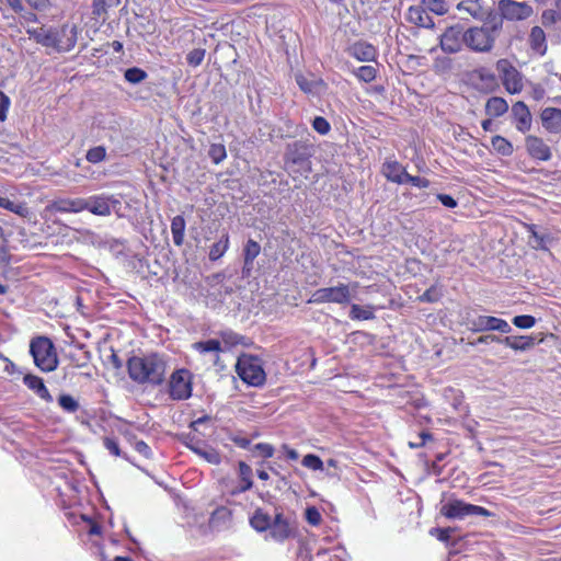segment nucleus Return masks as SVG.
I'll return each mask as SVG.
<instances>
[{
    "label": "nucleus",
    "mask_w": 561,
    "mask_h": 561,
    "mask_svg": "<svg viewBox=\"0 0 561 561\" xmlns=\"http://www.w3.org/2000/svg\"><path fill=\"white\" fill-rule=\"evenodd\" d=\"M503 28L501 18L493 16L481 25L465 27L461 24L450 25L439 36L443 51L456 54L467 48L473 53H490Z\"/></svg>",
    "instance_id": "nucleus-1"
},
{
    "label": "nucleus",
    "mask_w": 561,
    "mask_h": 561,
    "mask_svg": "<svg viewBox=\"0 0 561 561\" xmlns=\"http://www.w3.org/2000/svg\"><path fill=\"white\" fill-rule=\"evenodd\" d=\"M26 33L37 44L51 48L58 53L70 51L75 48L78 41V26L76 24L65 23L59 27L27 28Z\"/></svg>",
    "instance_id": "nucleus-2"
},
{
    "label": "nucleus",
    "mask_w": 561,
    "mask_h": 561,
    "mask_svg": "<svg viewBox=\"0 0 561 561\" xmlns=\"http://www.w3.org/2000/svg\"><path fill=\"white\" fill-rule=\"evenodd\" d=\"M167 364L158 354L133 356L127 360L129 378L137 383L160 385L164 380Z\"/></svg>",
    "instance_id": "nucleus-3"
},
{
    "label": "nucleus",
    "mask_w": 561,
    "mask_h": 561,
    "mask_svg": "<svg viewBox=\"0 0 561 561\" xmlns=\"http://www.w3.org/2000/svg\"><path fill=\"white\" fill-rule=\"evenodd\" d=\"M313 146L309 140H295L285 147L283 156L284 170L296 180L311 171Z\"/></svg>",
    "instance_id": "nucleus-4"
},
{
    "label": "nucleus",
    "mask_w": 561,
    "mask_h": 561,
    "mask_svg": "<svg viewBox=\"0 0 561 561\" xmlns=\"http://www.w3.org/2000/svg\"><path fill=\"white\" fill-rule=\"evenodd\" d=\"M236 373L245 385L251 387H262L266 381L262 359L255 355L241 354L237 358Z\"/></svg>",
    "instance_id": "nucleus-5"
},
{
    "label": "nucleus",
    "mask_w": 561,
    "mask_h": 561,
    "mask_svg": "<svg viewBox=\"0 0 561 561\" xmlns=\"http://www.w3.org/2000/svg\"><path fill=\"white\" fill-rule=\"evenodd\" d=\"M30 353L34 364L45 373L57 368L58 357L51 340L47 336H37L31 341Z\"/></svg>",
    "instance_id": "nucleus-6"
},
{
    "label": "nucleus",
    "mask_w": 561,
    "mask_h": 561,
    "mask_svg": "<svg viewBox=\"0 0 561 561\" xmlns=\"http://www.w3.org/2000/svg\"><path fill=\"white\" fill-rule=\"evenodd\" d=\"M190 427L191 434L187 437L188 442L185 443L187 447L198 456H209L208 453L205 450V439L198 437V435L206 437L213 434L215 428L214 419L208 414H204L197 417L196 420L192 421Z\"/></svg>",
    "instance_id": "nucleus-7"
},
{
    "label": "nucleus",
    "mask_w": 561,
    "mask_h": 561,
    "mask_svg": "<svg viewBox=\"0 0 561 561\" xmlns=\"http://www.w3.org/2000/svg\"><path fill=\"white\" fill-rule=\"evenodd\" d=\"M440 514L448 519H465L468 516H491V512L486 508L473 505L470 503H466L462 500L450 499L446 503H444L440 507Z\"/></svg>",
    "instance_id": "nucleus-8"
},
{
    "label": "nucleus",
    "mask_w": 561,
    "mask_h": 561,
    "mask_svg": "<svg viewBox=\"0 0 561 561\" xmlns=\"http://www.w3.org/2000/svg\"><path fill=\"white\" fill-rule=\"evenodd\" d=\"M495 69L507 93L518 94L524 89L522 72L506 58L499 59Z\"/></svg>",
    "instance_id": "nucleus-9"
},
{
    "label": "nucleus",
    "mask_w": 561,
    "mask_h": 561,
    "mask_svg": "<svg viewBox=\"0 0 561 561\" xmlns=\"http://www.w3.org/2000/svg\"><path fill=\"white\" fill-rule=\"evenodd\" d=\"M351 300L350 286L346 284H339L333 287L319 288L312 293L309 304H348Z\"/></svg>",
    "instance_id": "nucleus-10"
},
{
    "label": "nucleus",
    "mask_w": 561,
    "mask_h": 561,
    "mask_svg": "<svg viewBox=\"0 0 561 561\" xmlns=\"http://www.w3.org/2000/svg\"><path fill=\"white\" fill-rule=\"evenodd\" d=\"M170 396L175 400H184L192 394V374L188 369L175 370L169 381Z\"/></svg>",
    "instance_id": "nucleus-11"
},
{
    "label": "nucleus",
    "mask_w": 561,
    "mask_h": 561,
    "mask_svg": "<svg viewBox=\"0 0 561 561\" xmlns=\"http://www.w3.org/2000/svg\"><path fill=\"white\" fill-rule=\"evenodd\" d=\"M497 8L502 20L522 21L534 14L533 7L525 1L500 0Z\"/></svg>",
    "instance_id": "nucleus-12"
},
{
    "label": "nucleus",
    "mask_w": 561,
    "mask_h": 561,
    "mask_svg": "<svg viewBox=\"0 0 561 561\" xmlns=\"http://www.w3.org/2000/svg\"><path fill=\"white\" fill-rule=\"evenodd\" d=\"M83 204L85 205L84 210L96 216L106 217L112 213V205H119V201L112 196L100 194L83 198Z\"/></svg>",
    "instance_id": "nucleus-13"
},
{
    "label": "nucleus",
    "mask_w": 561,
    "mask_h": 561,
    "mask_svg": "<svg viewBox=\"0 0 561 561\" xmlns=\"http://www.w3.org/2000/svg\"><path fill=\"white\" fill-rule=\"evenodd\" d=\"M525 148L527 154L535 161L546 162L552 158L550 146L541 137L527 135L525 137Z\"/></svg>",
    "instance_id": "nucleus-14"
},
{
    "label": "nucleus",
    "mask_w": 561,
    "mask_h": 561,
    "mask_svg": "<svg viewBox=\"0 0 561 561\" xmlns=\"http://www.w3.org/2000/svg\"><path fill=\"white\" fill-rule=\"evenodd\" d=\"M472 332L499 331L501 333L511 332V327L506 320L493 316H479L471 321Z\"/></svg>",
    "instance_id": "nucleus-15"
},
{
    "label": "nucleus",
    "mask_w": 561,
    "mask_h": 561,
    "mask_svg": "<svg viewBox=\"0 0 561 561\" xmlns=\"http://www.w3.org/2000/svg\"><path fill=\"white\" fill-rule=\"evenodd\" d=\"M346 53L360 62H373L378 58V49L366 41H356L346 48Z\"/></svg>",
    "instance_id": "nucleus-16"
},
{
    "label": "nucleus",
    "mask_w": 561,
    "mask_h": 561,
    "mask_svg": "<svg viewBox=\"0 0 561 561\" xmlns=\"http://www.w3.org/2000/svg\"><path fill=\"white\" fill-rule=\"evenodd\" d=\"M512 116L515 123V128L525 134L530 130L533 117L529 107L523 101H517L512 106Z\"/></svg>",
    "instance_id": "nucleus-17"
},
{
    "label": "nucleus",
    "mask_w": 561,
    "mask_h": 561,
    "mask_svg": "<svg viewBox=\"0 0 561 561\" xmlns=\"http://www.w3.org/2000/svg\"><path fill=\"white\" fill-rule=\"evenodd\" d=\"M83 198H59L53 201L46 210L50 213H80L84 210Z\"/></svg>",
    "instance_id": "nucleus-18"
},
{
    "label": "nucleus",
    "mask_w": 561,
    "mask_h": 561,
    "mask_svg": "<svg viewBox=\"0 0 561 561\" xmlns=\"http://www.w3.org/2000/svg\"><path fill=\"white\" fill-rule=\"evenodd\" d=\"M192 350L198 353L201 356H210V360L216 364L219 360L220 353L224 352L221 342L216 339H209L206 341H198L192 344Z\"/></svg>",
    "instance_id": "nucleus-19"
},
{
    "label": "nucleus",
    "mask_w": 561,
    "mask_h": 561,
    "mask_svg": "<svg viewBox=\"0 0 561 561\" xmlns=\"http://www.w3.org/2000/svg\"><path fill=\"white\" fill-rule=\"evenodd\" d=\"M381 172L388 181L397 184H403L408 174L405 168L394 159H387L382 164Z\"/></svg>",
    "instance_id": "nucleus-20"
},
{
    "label": "nucleus",
    "mask_w": 561,
    "mask_h": 561,
    "mask_svg": "<svg viewBox=\"0 0 561 561\" xmlns=\"http://www.w3.org/2000/svg\"><path fill=\"white\" fill-rule=\"evenodd\" d=\"M543 128L552 134L561 131V110L557 107H546L540 114Z\"/></svg>",
    "instance_id": "nucleus-21"
},
{
    "label": "nucleus",
    "mask_w": 561,
    "mask_h": 561,
    "mask_svg": "<svg viewBox=\"0 0 561 561\" xmlns=\"http://www.w3.org/2000/svg\"><path fill=\"white\" fill-rule=\"evenodd\" d=\"M407 20L421 27H433V19L427 13V9L422 5H411L408 9Z\"/></svg>",
    "instance_id": "nucleus-22"
},
{
    "label": "nucleus",
    "mask_w": 561,
    "mask_h": 561,
    "mask_svg": "<svg viewBox=\"0 0 561 561\" xmlns=\"http://www.w3.org/2000/svg\"><path fill=\"white\" fill-rule=\"evenodd\" d=\"M268 529L270 536L276 541H284L291 536L290 525L282 514L275 516Z\"/></svg>",
    "instance_id": "nucleus-23"
},
{
    "label": "nucleus",
    "mask_w": 561,
    "mask_h": 561,
    "mask_svg": "<svg viewBox=\"0 0 561 561\" xmlns=\"http://www.w3.org/2000/svg\"><path fill=\"white\" fill-rule=\"evenodd\" d=\"M23 382L30 390L34 391L42 400L46 402L53 401V397L47 387L45 386L43 378L36 375L26 374L23 377Z\"/></svg>",
    "instance_id": "nucleus-24"
},
{
    "label": "nucleus",
    "mask_w": 561,
    "mask_h": 561,
    "mask_svg": "<svg viewBox=\"0 0 561 561\" xmlns=\"http://www.w3.org/2000/svg\"><path fill=\"white\" fill-rule=\"evenodd\" d=\"M528 45L530 49L539 55L543 56L547 53L548 45L545 31L540 26H533L528 36Z\"/></svg>",
    "instance_id": "nucleus-25"
},
{
    "label": "nucleus",
    "mask_w": 561,
    "mask_h": 561,
    "mask_svg": "<svg viewBox=\"0 0 561 561\" xmlns=\"http://www.w3.org/2000/svg\"><path fill=\"white\" fill-rule=\"evenodd\" d=\"M457 10L467 12L473 19H482L488 8L483 0H462L457 4Z\"/></svg>",
    "instance_id": "nucleus-26"
},
{
    "label": "nucleus",
    "mask_w": 561,
    "mask_h": 561,
    "mask_svg": "<svg viewBox=\"0 0 561 561\" xmlns=\"http://www.w3.org/2000/svg\"><path fill=\"white\" fill-rule=\"evenodd\" d=\"M502 343L514 351H527L535 346L536 341L533 336L517 335L506 336L502 340Z\"/></svg>",
    "instance_id": "nucleus-27"
},
{
    "label": "nucleus",
    "mask_w": 561,
    "mask_h": 561,
    "mask_svg": "<svg viewBox=\"0 0 561 561\" xmlns=\"http://www.w3.org/2000/svg\"><path fill=\"white\" fill-rule=\"evenodd\" d=\"M508 111V104L504 98L491 96L485 103V113L491 117H500Z\"/></svg>",
    "instance_id": "nucleus-28"
},
{
    "label": "nucleus",
    "mask_w": 561,
    "mask_h": 561,
    "mask_svg": "<svg viewBox=\"0 0 561 561\" xmlns=\"http://www.w3.org/2000/svg\"><path fill=\"white\" fill-rule=\"evenodd\" d=\"M0 208L19 215L22 218H27L31 215V209L25 202L15 203L2 196H0Z\"/></svg>",
    "instance_id": "nucleus-29"
},
{
    "label": "nucleus",
    "mask_w": 561,
    "mask_h": 561,
    "mask_svg": "<svg viewBox=\"0 0 561 561\" xmlns=\"http://www.w3.org/2000/svg\"><path fill=\"white\" fill-rule=\"evenodd\" d=\"M186 222L182 215H176L171 220V233L173 243L181 247L184 242Z\"/></svg>",
    "instance_id": "nucleus-30"
},
{
    "label": "nucleus",
    "mask_w": 561,
    "mask_h": 561,
    "mask_svg": "<svg viewBox=\"0 0 561 561\" xmlns=\"http://www.w3.org/2000/svg\"><path fill=\"white\" fill-rule=\"evenodd\" d=\"M239 471H240V482L239 484L231 490L232 494H238L248 491L252 486L251 480V468L244 463L243 461L239 462Z\"/></svg>",
    "instance_id": "nucleus-31"
},
{
    "label": "nucleus",
    "mask_w": 561,
    "mask_h": 561,
    "mask_svg": "<svg viewBox=\"0 0 561 561\" xmlns=\"http://www.w3.org/2000/svg\"><path fill=\"white\" fill-rule=\"evenodd\" d=\"M261 252V245L253 239H249L243 247V262L244 267L251 270L253 266L254 260L259 256Z\"/></svg>",
    "instance_id": "nucleus-32"
},
{
    "label": "nucleus",
    "mask_w": 561,
    "mask_h": 561,
    "mask_svg": "<svg viewBox=\"0 0 561 561\" xmlns=\"http://www.w3.org/2000/svg\"><path fill=\"white\" fill-rule=\"evenodd\" d=\"M229 244H230L229 234L227 232H225L220 237V239L210 247L209 253H208L209 260L215 262V261L219 260L220 257H222L225 255V253L228 251Z\"/></svg>",
    "instance_id": "nucleus-33"
},
{
    "label": "nucleus",
    "mask_w": 561,
    "mask_h": 561,
    "mask_svg": "<svg viewBox=\"0 0 561 561\" xmlns=\"http://www.w3.org/2000/svg\"><path fill=\"white\" fill-rule=\"evenodd\" d=\"M493 150L503 157H510L514 152L513 144L501 135H495L491 138Z\"/></svg>",
    "instance_id": "nucleus-34"
},
{
    "label": "nucleus",
    "mask_w": 561,
    "mask_h": 561,
    "mask_svg": "<svg viewBox=\"0 0 561 561\" xmlns=\"http://www.w3.org/2000/svg\"><path fill=\"white\" fill-rule=\"evenodd\" d=\"M350 318L352 320H373L375 319V309L373 306L363 307L357 304H353L350 310Z\"/></svg>",
    "instance_id": "nucleus-35"
},
{
    "label": "nucleus",
    "mask_w": 561,
    "mask_h": 561,
    "mask_svg": "<svg viewBox=\"0 0 561 561\" xmlns=\"http://www.w3.org/2000/svg\"><path fill=\"white\" fill-rule=\"evenodd\" d=\"M353 75L356 79L364 83H370L376 80L378 76V69L374 66H360L353 70Z\"/></svg>",
    "instance_id": "nucleus-36"
},
{
    "label": "nucleus",
    "mask_w": 561,
    "mask_h": 561,
    "mask_svg": "<svg viewBox=\"0 0 561 561\" xmlns=\"http://www.w3.org/2000/svg\"><path fill=\"white\" fill-rule=\"evenodd\" d=\"M271 517L261 510L255 511L250 519L251 526L257 531H265L271 526Z\"/></svg>",
    "instance_id": "nucleus-37"
},
{
    "label": "nucleus",
    "mask_w": 561,
    "mask_h": 561,
    "mask_svg": "<svg viewBox=\"0 0 561 561\" xmlns=\"http://www.w3.org/2000/svg\"><path fill=\"white\" fill-rule=\"evenodd\" d=\"M443 297L442 289L437 285H432L422 295L417 297L420 302H437Z\"/></svg>",
    "instance_id": "nucleus-38"
},
{
    "label": "nucleus",
    "mask_w": 561,
    "mask_h": 561,
    "mask_svg": "<svg viewBox=\"0 0 561 561\" xmlns=\"http://www.w3.org/2000/svg\"><path fill=\"white\" fill-rule=\"evenodd\" d=\"M422 4L437 15H444L448 12L446 0H422Z\"/></svg>",
    "instance_id": "nucleus-39"
},
{
    "label": "nucleus",
    "mask_w": 561,
    "mask_h": 561,
    "mask_svg": "<svg viewBox=\"0 0 561 561\" xmlns=\"http://www.w3.org/2000/svg\"><path fill=\"white\" fill-rule=\"evenodd\" d=\"M88 162L96 164L106 159V148L104 146H95L90 148L85 153Z\"/></svg>",
    "instance_id": "nucleus-40"
},
{
    "label": "nucleus",
    "mask_w": 561,
    "mask_h": 561,
    "mask_svg": "<svg viewBox=\"0 0 561 561\" xmlns=\"http://www.w3.org/2000/svg\"><path fill=\"white\" fill-rule=\"evenodd\" d=\"M208 156L215 164H219L227 158V150L224 144H211Z\"/></svg>",
    "instance_id": "nucleus-41"
},
{
    "label": "nucleus",
    "mask_w": 561,
    "mask_h": 561,
    "mask_svg": "<svg viewBox=\"0 0 561 561\" xmlns=\"http://www.w3.org/2000/svg\"><path fill=\"white\" fill-rule=\"evenodd\" d=\"M219 336L227 347H234L241 343L242 336L231 330H225L219 332Z\"/></svg>",
    "instance_id": "nucleus-42"
},
{
    "label": "nucleus",
    "mask_w": 561,
    "mask_h": 561,
    "mask_svg": "<svg viewBox=\"0 0 561 561\" xmlns=\"http://www.w3.org/2000/svg\"><path fill=\"white\" fill-rule=\"evenodd\" d=\"M147 76V72L138 67L128 68L124 73L125 80L134 84L144 81Z\"/></svg>",
    "instance_id": "nucleus-43"
},
{
    "label": "nucleus",
    "mask_w": 561,
    "mask_h": 561,
    "mask_svg": "<svg viewBox=\"0 0 561 561\" xmlns=\"http://www.w3.org/2000/svg\"><path fill=\"white\" fill-rule=\"evenodd\" d=\"M58 403L62 410L69 413H73L79 409L78 401L70 394L59 396Z\"/></svg>",
    "instance_id": "nucleus-44"
},
{
    "label": "nucleus",
    "mask_w": 561,
    "mask_h": 561,
    "mask_svg": "<svg viewBox=\"0 0 561 561\" xmlns=\"http://www.w3.org/2000/svg\"><path fill=\"white\" fill-rule=\"evenodd\" d=\"M206 55V49L204 48H194L186 55V61L191 67H198L202 65Z\"/></svg>",
    "instance_id": "nucleus-45"
},
{
    "label": "nucleus",
    "mask_w": 561,
    "mask_h": 561,
    "mask_svg": "<svg viewBox=\"0 0 561 561\" xmlns=\"http://www.w3.org/2000/svg\"><path fill=\"white\" fill-rule=\"evenodd\" d=\"M513 324L519 329H530L535 325L536 319L530 314L516 316L512 320Z\"/></svg>",
    "instance_id": "nucleus-46"
},
{
    "label": "nucleus",
    "mask_w": 561,
    "mask_h": 561,
    "mask_svg": "<svg viewBox=\"0 0 561 561\" xmlns=\"http://www.w3.org/2000/svg\"><path fill=\"white\" fill-rule=\"evenodd\" d=\"M433 442H434V437L432 434H430L427 432H421L420 434H417L415 439L409 442V446L411 448H420V447H424L428 443H433Z\"/></svg>",
    "instance_id": "nucleus-47"
},
{
    "label": "nucleus",
    "mask_w": 561,
    "mask_h": 561,
    "mask_svg": "<svg viewBox=\"0 0 561 561\" xmlns=\"http://www.w3.org/2000/svg\"><path fill=\"white\" fill-rule=\"evenodd\" d=\"M312 128L320 135H327L331 130V125L327 118L316 116L312 121Z\"/></svg>",
    "instance_id": "nucleus-48"
},
{
    "label": "nucleus",
    "mask_w": 561,
    "mask_h": 561,
    "mask_svg": "<svg viewBox=\"0 0 561 561\" xmlns=\"http://www.w3.org/2000/svg\"><path fill=\"white\" fill-rule=\"evenodd\" d=\"M559 19L560 13L552 9L545 10L541 14V22L545 26H551L556 24Z\"/></svg>",
    "instance_id": "nucleus-49"
},
{
    "label": "nucleus",
    "mask_w": 561,
    "mask_h": 561,
    "mask_svg": "<svg viewBox=\"0 0 561 561\" xmlns=\"http://www.w3.org/2000/svg\"><path fill=\"white\" fill-rule=\"evenodd\" d=\"M404 183H411L413 186L419 188H426L431 184L428 179L419 175H411L409 173L404 179Z\"/></svg>",
    "instance_id": "nucleus-50"
},
{
    "label": "nucleus",
    "mask_w": 561,
    "mask_h": 561,
    "mask_svg": "<svg viewBox=\"0 0 561 561\" xmlns=\"http://www.w3.org/2000/svg\"><path fill=\"white\" fill-rule=\"evenodd\" d=\"M306 519L307 522L312 525V526H317L320 524L321 522V514L320 512L318 511L317 507L314 506H310L306 510Z\"/></svg>",
    "instance_id": "nucleus-51"
},
{
    "label": "nucleus",
    "mask_w": 561,
    "mask_h": 561,
    "mask_svg": "<svg viewBox=\"0 0 561 561\" xmlns=\"http://www.w3.org/2000/svg\"><path fill=\"white\" fill-rule=\"evenodd\" d=\"M453 531H454V529L450 528V527H447V528H432L430 530V534L432 536H436L439 541L448 542Z\"/></svg>",
    "instance_id": "nucleus-52"
},
{
    "label": "nucleus",
    "mask_w": 561,
    "mask_h": 561,
    "mask_svg": "<svg viewBox=\"0 0 561 561\" xmlns=\"http://www.w3.org/2000/svg\"><path fill=\"white\" fill-rule=\"evenodd\" d=\"M10 104V98L3 91H0V122H4L7 119Z\"/></svg>",
    "instance_id": "nucleus-53"
},
{
    "label": "nucleus",
    "mask_w": 561,
    "mask_h": 561,
    "mask_svg": "<svg viewBox=\"0 0 561 561\" xmlns=\"http://www.w3.org/2000/svg\"><path fill=\"white\" fill-rule=\"evenodd\" d=\"M0 3L4 4L16 14H22L24 12L22 0H0Z\"/></svg>",
    "instance_id": "nucleus-54"
},
{
    "label": "nucleus",
    "mask_w": 561,
    "mask_h": 561,
    "mask_svg": "<svg viewBox=\"0 0 561 561\" xmlns=\"http://www.w3.org/2000/svg\"><path fill=\"white\" fill-rule=\"evenodd\" d=\"M301 463L311 470H323V461L321 458H302Z\"/></svg>",
    "instance_id": "nucleus-55"
},
{
    "label": "nucleus",
    "mask_w": 561,
    "mask_h": 561,
    "mask_svg": "<svg viewBox=\"0 0 561 561\" xmlns=\"http://www.w3.org/2000/svg\"><path fill=\"white\" fill-rule=\"evenodd\" d=\"M106 10H107L106 0H93V3H92L93 15L100 18L106 13Z\"/></svg>",
    "instance_id": "nucleus-56"
},
{
    "label": "nucleus",
    "mask_w": 561,
    "mask_h": 561,
    "mask_svg": "<svg viewBox=\"0 0 561 561\" xmlns=\"http://www.w3.org/2000/svg\"><path fill=\"white\" fill-rule=\"evenodd\" d=\"M36 11H46L51 7L50 0H25Z\"/></svg>",
    "instance_id": "nucleus-57"
},
{
    "label": "nucleus",
    "mask_w": 561,
    "mask_h": 561,
    "mask_svg": "<svg viewBox=\"0 0 561 561\" xmlns=\"http://www.w3.org/2000/svg\"><path fill=\"white\" fill-rule=\"evenodd\" d=\"M0 362L3 364V373H7L8 375H13L16 373L15 364L2 353H0Z\"/></svg>",
    "instance_id": "nucleus-58"
},
{
    "label": "nucleus",
    "mask_w": 561,
    "mask_h": 561,
    "mask_svg": "<svg viewBox=\"0 0 561 561\" xmlns=\"http://www.w3.org/2000/svg\"><path fill=\"white\" fill-rule=\"evenodd\" d=\"M477 75L481 81H489L492 84L496 85L495 75L493 72H491L490 70H488L485 68H481V69L477 70Z\"/></svg>",
    "instance_id": "nucleus-59"
},
{
    "label": "nucleus",
    "mask_w": 561,
    "mask_h": 561,
    "mask_svg": "<svg viewBox=\"0 0 561 561\" xmlns=\"http://www.w3.org/2000/svg\"><path fill=\"white\" fill-rule=\"evenodd\" d=\"M296 82L304 92H306V93L312 92L313 84L305 76H302V75L297 76Z\"/></svg>",
    "instance_id": "nucleus-60"
},
{
    "label": "nucleus",
    "mask_w": 561,
    "mask_h": 561,
    "mask_svg": "<svg viewBox=\"0 0 561 561\" xmlns=\"http://www.w3.org/2000/svg\"><path fill=\"white\" fill-rule=\"evenodd\" d=\"M437 199L447 208H455L458 205L457 201L448 194H437Z\"/></svg>",
    "instance_id": "nucleus-61"
},
{
    "label": "nucleus",
    "mask_w": 561,
    "mask_h": 561,
    "mask_svg": "<svg viewBox=\"0 0 561 561\" xmlns=\"http://www.w3.org/2000/svg\"><path fill=\"white\" fill-rule=\"evenodd\" d=\"M104 445L106 449L112 454L113 456H119V447L115 439L106 437L104 439Z\"/></svg>",
    "instance_id": "nucleus-62"
},
{
    "label": "nucleus",
    "mask_w": 561,
    "mask_h": 561,
    "mask_svg": "<svg viewBox=\"0 0 561 561\" xmlns=\"http://www.w3.org/2000/svg\"><path fill=\"white\" fill-rule=\"evenodd\" d=\"M255 449L260 450V456L270 457L274 454V447L270 444H257Z\"/></svg>",
    "instance_id": "nucleus-63"
},
{
    "label": "nucleus",
    "mask_w": 561,
    "mask_h": 561,
    "mask_svg": "<svg viewBox=\"0 0 561 561\" xmlns=\"http://www.w3.org/2000/svg\"><path fill=\"white\" fill-rule=\"evenodd\" d=\"M488 342H502V340L496 335H482L478 339V343H488Z\"/></svg>",
    "instance_id": "nucleus-64"
}]
</instances>
